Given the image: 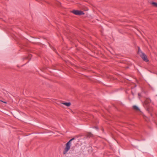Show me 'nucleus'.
I'll list each match as a JSON object with an SVG mask.
<instances>
[{
    "mask_svg": "<svg viewBox=\"0 0 157 157\" xmlns=\"http://www.w3.org/2000/svg\"><path fill=\"white\" fill-rule=\"evenodd\" d=\"M138 53L144 61L147 62L149 61L146 55L140 50L139 47H138Z\"/></svg>",
    "mask_w": 157,
    "mask_h": 157,
    "instance_id": "f257e3e1",
    "label": "nucleus"
},
{
    "mask_svg": "<svg viewBox=\"0 0 157 157\" xmlns=\"http://www.w3.org/2000/svg\"><path fill=\"white\" fill-rule=\"evenodd\" d=\"M71 143L70 142H68L66 144V147L63 151V154H65L70 149L71 147Z\"/></svg>",
    "mask_w": 157,
    "mask_h": 157,
    "instance_id": "f03ea898",
    "label": "nucleus"
},
{
    "mask_svg": "<svg viewBox=\"0 0 157 157\" xmlns=\"http://www.w3.org/2000/svg\"><path fill=\"white\" fill-rule=\"evenodd\" d=\"M71 12L75 14L78 15H82L84 14L83 11L78 10H74L71 11Z\"/></svg>",
    "mask_w": 157,
    "mask_h": 157,
    "instance_id": "7ed1b4c3",
    "label": "nucleus"
},
{
    "mask_svg": "<svg viewBox=\"0 0 157 157\" xmlns=\"http://www.w3.org/2000/svg\"><path fill=\"white\" fill-rule=\"evenodd\" d=\"M147 111H148V113H149L151 116H152V114L151 113L152 111V108H147Z\"/></svg>",
    "mask_w": 157,
    "mask_h": 157,
    "instance_id": "20e7f679",
    "label": "nucleus"
},
{
    "mask_svg": "<svg viewBox=\"0 0 157 157\" xmlns=\"http://www.w3.org/2000/svg\"><path fill=\"white\" fill-rule=\"evenodd\" d=\"M62 103V104L67 106H69L71 105L70 102H63Z\"/></svg>",
    "mask_w": 157,
    "mask_h": 157,
    "instance_id": "39448f33",
    "label": "nucleus"
},
{
    "mask_svg": "<svg viewBox=\"0 0 157 157\" xmlns=\"http://www.w3.org/2000/svg\"><path fill=\"white\" fill-rule=\"evenodd\" d=\"M93 135L91 133H88L86 135V136L88 137H92Z\"/></svg>",
    "mask_w": 157,
    "mask_h": 157,
    "instance_id": "423d86ee",
    "label": "nucleus"
},
{
    "mask_svg": "<svg viewBox=\"0 0 157 157\" xmlns=\"http://www.w3.org/2000/svg\"><path fill=\"white\" fill-rule=\"evenodd\" d=\"M133 109L137 111H140V109L136 105H134L133 106Z\"/></svg>",
    "mask_w": 157,
    "mask_h": 157,
    "instance_id": "0eeeda50",
    "label": "nucleus"
},
{
    "mask_svg": "<svg viewBox=\"0 0 157 157\" xmlns=\"http://www.w3.org/2000/svg\"><path fill=\"white\" fill-rule=\"evenodd\" d=\"M152 4L155 6L157 7V3L155 2H153L152 3Z\"/></svg>",
    "mask_w": 157,
    "mask_h": 157,
    "instance_id": "6e6552de",
    "label": "nucleus"
},
{
    "mask_svg": "<svg viewBox=\"0 0 157 157\" xmlns=\"http://www.w3.org/2000/svg\"><path fill=\"white\" fill-rule=\"evenodd\" d=\"M74 139H75L74 138H72L70 140H69L68 142H70V143H71V141L74 140Z\"/></svg>",
    "mask_w": 157,
    "mask_h": 157,
    "instance_id": "1a4fd4ad",
    "label": "nucleus"
},
{
    "mask_svg": "<svg viewBox=\"0 0 157 157\" xmlns=\"http://www.w3.org/2000/svg\"><path fill=\"white\" fill-rule=\"evenodd\" d=\"M138 96H139V97L140 98V97H141V94L140 93H138Z\"/></svg>",
    "mask_w": 157,
    "mask_h": 157,
    "instance_id": "9d476101",
    "label": "nucleus"
},
{
    "mask_svg": "<svg viewBox=\"0 0 157 157\" xmlns=\"http://www.w3.org/2000/svg\"><path fill=\"white\" fill-rule=\"evenodd\" d=\"M131 93H132V95H134V92H133V91L132 90L131 91Z\"/></svg>",
    "mask_w": 157,
    "mask_h": 157,
    "instance_id": "9b49d317",
    "label": "nucleus"
},
{
    "mask_svg": "<svg viewBox=\"0 0 157 157\" xmlns=\"http://www.w3.org/2000/svg\"><path fill=\"white\" fill-rule=\"evenodd\" d=\"M95 128L97 129H98V127H95Z\"/></svg>",
    "mask_w": 157,
    "mask_h": 157,
    "instance_id": "f8f14e48",
    "label": "nucleus"
},
{
    "mask_svg": "<svg viewBox=\"0 0 157 157\" xmlns=\"http://www.w3.org/2000/svg\"><path fill=\"white\" fill-rule=\"evenodd\" d=\"M2 101V102H3L4 103H6V102H4V101Z\"/></svg>",
    "mask_w": 157,
    "mask_h": 157,
    "instance_id": "ddd939ff",
    "label": "nucleus"
}]
</instances>
